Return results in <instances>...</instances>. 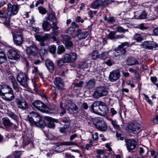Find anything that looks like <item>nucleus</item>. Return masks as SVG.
Masks as SVG:
<instances>
[{"label":"nucleus","mask_w":158,"mask_h":158,"mask_svg":"<svg viewBox=\"0 0 158 158\" xmlns=\"http://www.w3.org/2000/svg\"><path fill=\"white\" fill-rule=\"evenodd\" d=\"M73 102L72 101L69 99H67L65 100L64 102V106L67 109Z\"/></svg>","instance_id":"46"},{"label":"nucleus","mask_w":158,"mask_h":158,"mask_svg":"<svg viewBox=\"0 0 158 158\" xmlns=\"http://www.w3.org/2000/svg\"><path fill=\"white\" fill-rule=\"evenodd\" d=\"M11 89V87L6 84L0 85V95L2 96L6 93L8 92Z\"/></svg>","instance_id":"20"},{"label":"nucleus","mask_w":158,"mask_h":158,"mask_svg":"<svg viewBox=\"0 0 158 158\" xmlns=\"http://www.w3.org/2000/svg\"><path fill=\"white\" fill-rule=\"evenodd\" d=\"M142 46L144 48L150 50L156 49L158 47L157 44L152 41H145L142 44Z\"/></svg>","instance_id":"11"},{"label":"nucleus","mask_w":158,"mask_h":158,"mask_svg":"<svg viewBox=\"0 0 158 158\" xmlns=\"http://www.w3.org/2000/svg\"><path fill=\"white\" fill-rule=\"evenodd\" d=\"M73 84L75 86L78 87H81L83 84V82L82 81H81L79 83H74Z\"/></svg>","instance_id":"62"},{"label":"nucleus","mask_w":158,"mask_h":158,"mask_svg":"<svg viewBox=\"0 0 158 158\" xmlns=\"http://www.w3.org/2000/svg\"><path fill=\"white\" fill-rule=\"evenodd\" d=\"M127 64L130 65L138 64H139L137 60L133 57H131L127 59Z\"/></svg>","instance_id":"34"},{"label":"nucleus","mask_w":158,"mask_h":158,"mask_svg":"<svg viewBox=\"0 0 158 158\" xmlns=\"http://www.w3.org/2000/svg\"><path fill=\"white\" fill-rule=\"evenodd\" d=\"M110 113L111 116L112 117L116 115L117 113V112L114 108H111L110 109Z\"/></svg>","instance_id":"58"},{"label":"nucleus","mask_w":158,"mask_h":158,"mask_svg":"<svg viewBox=\"0 0 158 158\" xmlns=\"http://www.w3.org/2000/svg\"><path fill=\"white\" fill-rule=\"evenodd\" d=\"M109 54L107 52H103L99 54V58L102 60H105L108 57Z\"/></svg>","instance_id":"41"},{"label":"nucleus","mask_w":158,"mask_h":158,"mask_svg":"<svg viewBox=\"0 0 158 158\" xmlns=\"http://www.w3.org/2000/svg\"><path fill=\"white\" fill-rule=\"evenodd\" d=\"M77 145V143L71 141H63L60 143H56L55 144L54 148H57L61 146Z\"/></svg>","instance_id":"21"},{"label":"nucleus","mask_w":158,"mask_h":158,"mask_svg":"<svg viewBox=\"0 0 158 158\" xmlns=\"http://www.w3.org/2000/svg\"><path fill=\"white\" fill-rule=\"evenodd\" d=\"M133 38L134 40L138 42H140L143 40V38L140 34L138 33L135 34L133 36Z\"/></svg>","instance_id":"42"},{"label":"nucleus","mask_w":158,"mask_h":158,"mask_svg":"<svg viewBox=\"0 0 158 158\" xmlns=\"http://www.w3.org/2000/svg\"><path fill=\"white\" fill-rule=\"evenodd\" d=\"M38 10L40 13L42 15H44L47 12V10L46 9L42 6H40L38 8Z\"/></svg>","instance_id":"50"},{"label":"nucleus","mask_w":158,"mask_h":158,"mask_svg":"<svg viewBox=\"0 0 158 158\" xmlns=\"http://www.w3.org/2000/svg\"><path fill=\"white\" fill-rule=\"evenodd\" d=\"M63 42L65 46L68 48H73V44L71 41V38L69 35H62Z\"/></svg>","instance_id":"16"},{"label":"nucleus","mask_w":158,"mask_h":158,"mask_svg":"<svg viewBox=\"0 0 158 158\" xmlns=\"http://www.w3.org/2000/svg\"><path fill=\"white\" fill-rule=\"evenodd\" d=\"M0 18H2L5 19H9L10 18V15L8 12H5L2 11L0 10Z\"/></svg>","instance_id":"43"},{"label":"nucleus","mask_w":158,"mask_h":158,"mask_svg":"<svg viewBox=\"0 0 158 158\" xmlns=\"http://www.w3.org/2000/svg\"><path fill=\"white\" fill-rule=\"evenodd\" d=\"M51 35L49 34H46L44 36H41L40 35H37L35 36L36 40L38 41H45L51 38Z\"/></svg>","instance_id":"26"},{"label":"nucleus","mask_w":158,"mask_h":158,"mask_svg":"<svg viewBox=\"0 0 158 158\" xmlns=\"http://www.w3.org/2000/svg\"><path fill=\"white\" fill-rule=\"evenodd\" d=\"M47 52V51L46 49L42 48L40 51V55L41 57H42L46 54Z\"/></svg>","instance_id":"48"},{"label":"nucleus","mask_w":158,"mask_h":158,"mask_svg":"<svg viewBox=\"0 0 158 158\" xmlns=\"http://www.w3.org/2000/svg\"><path fill=\"white\" fill-rule=\"evenodd\" d=\"M45 64L48 71L52 73L54 70V64L53 62L51 60L48 59L46 60Z\"/></svg>","instance_id":"24"},{"label":"nucleus","mask_w":158,"mask_h":158,"mask_svg":"<svg viewBox=\"0 0 158 158\" xmlns=\"http://www.w3.org/2000/svg\"><path fill=\"white\" fill-rule=\"evenodd\" d=\"M96 124V128L102 131H106L107 128V125L106 122L102 118H98L97 119Z\"/></svg>","instance_id":"8"},{"label":"nucleus","mask_w":158,"mask_h":158,"mask_svg":"<svg viewBox=\"0 0 158 158\" xmlns=\"http://www.w3.org/2000/svg\"><path fill=\"white\" fill-rule=\"evenodd\" d=\"M115 32L111 31L109 34L108 38L111 40L115 39Z\"/></svg>","instance_id":"51"},{"label":"nucleus","mask_w":158,"mask_h":158,"mask_svg":"<svg viewBox=\"0 0 158 158\" xmlns=\"http://www.w3.org/2000/svg\"><path fill=\"white\" fill-rule=\"evenodd\" d=\"M46 20H48L49 21L53 22H55L57 21L56 19L55 15L52 14H49L48 17H45Z\"/></svg>","instance_id":"38"},{"label":"nucleus","mask_w":158,"mask_h":158,"mask_svg":"<svg viewBox=\"0 0 158 158\" xmlns=\"http://www.w3.org/2000/svg\"><path fill=\"white\" fill-rule=\"evenodd\" d=\"M62 58L66 63L73 62L77 60V54L75 52L65 53L63 55Z\"/></svg>","instance_id":"5"},{"label":"nucleus","mask_w":158,"mask_h":158,"mask_svg":"<svg viewBox=\"0 0 158 158\" xmlns=\"http://www.w3.org/2000/svg\"><path fill=\"white\" fill-rule=\"evenodd\" d=\"M104 20L110 24H112L116 22V18L114 17L109 16L107 17L106 16L104 17Z\"/></svg>","instance_id":"33"},{"label":"nucleus","mask_w":158,"mask_h":158,"mask_svg":"<svg viewBox=\"0 0 158 158\" xmlns=\"http://www.w3.org/2000/svg\"><path fill=\"white\" fill-rule=\"evenodd\" d=\"M57 21L55 22H53L52 23L53 26H52V28L53 30H58L59 28L58 27L57 25Z\"/></svg>","instance_id":"59"},{"label":"nucleus","mask_w":158,"mask_h":158,"mask_svg":"<svg viewBox=\"0 0 158 158\" xmlns=\"http://www.w3.org/2000/svg\"><path fill=\"white\" fill-rule=\"evenodd\" d=\"M44 119L46 120L49 121L48 124L47 125L46 127L51 128L53 129L55 128V124L52 118L49 117L45 116L44 117Z\"/></svg>","instance_id":"25"},{"label":"nucleus","mask_w":158,"mask_h":158,"mask_svg":"<svg viewBox=\"0 0 158 158\" xmlns=\"http://www.w3.org/2000/svg\"><path fill=\"white\" fill-rule=\"evenodd\" d=\"M140 128L139 124L135 123L129 124L127 127L126 129L130 132H137Z\"/></svg>","instance_id":"10"},{"label":"nucleus","mask_w":158,"mask_h":158,"mask_svg":"<svg viewBox=\"0 0 158 158\" xmlns=\"http://www.w3.org/2000/svg\"><path fill=\"white\" fill-rule=\"evenodd\" d=\"M28 117V121L32 125L37 123L41 119V116L35 111H32L30 113Z\"/></svg>","instance_id":"3"},{"label":"nucleus","mask_w":158,"mask_h":158,"mask_svg":"<svg viewBox=\"0 0 158 158\" xmlns=\"http://www.w3.org/2000/svg\"><path fill=\"white\" fill-rule=\"evenodd\" d=\"M108 108L104 103L100 104L99 114L104 115L108 113Z\"/></svg>","instance_id":"23"},{"label":"nucleus","mask_w":158,"mask_h":158,"mask_svg":"<svg viewBox=\"0 0 158 158\" xmlns=\"http://www.w3.org/2000/svg\"><path fill=\"white\" fill-rule=\"evenodd\" d=\"M127 148L129 152L134 149L136 147L137 143L133 139H125Z\"/></svg>","instance_id":"9"},{"label":"nucleus","mask_w":158,"mask_h":158,"mask_svg":"<svg viewBox=\"0 0 158 158\" xmlns=\"http://www.w3.org/2000/svg\"><path fill=\"white\" fill-rule=\"evenodd\" d=\"M24 134L26 135L28 139L26 140L25 139H24L23 143L25 145H27L29 143L30 139L33 138V133L31 129H28L25 131Z\"/></svg>","instance_id":"17"},{"label":"nucleus","mask_w":158,"mask_h":158,"mask_svg":"<svg viewBox=\"0 0 158 158\" xmlns=\"http://www.w3.org/2000/svg\"><path fill=\"white\" fill-rule=\"evenodd\" d=\"M117 31L119 33H125L128 31L127 29H125L121 26H118L117 28Z\"/></svg>","instance_id":"47"},{"label":"nucleus","mask_w":158,"mask_h":158,"mask_svg":"<svg viewBox=\"0 0 158 158\" xmlns=\"http://www.w3.org/2000/svg\"><path fill=\"white\" fill-rule=\"evenodd\" d=\"M17 80L21 85L25 88H27L28 86V81L29 79L28 75L23 72H20L17 75Z\"/></svg>","instance_id":"1"},{"label":"nucleus","mask_w":158,"mask_h":158,"mask_svg":"<svg viewBox=\"0 0 158 158\" xmlns=\"http://www.w3.org/2000/svg\"><path fill=\"white\" fill-rule=\"evenodd\" d=\"M77 106L73 102L72 104L67 109L69 112L72 114L77 109Z\"/></svg>","instance_id":"35"},{"label":"nucleus","mask_w":158,"mask_h":158,"mask_svg":"<svg viewBox=\"0 0 158 158\" xmlns=\"http://www.w3.org/2000/svg\"><path fill=\"white\" fill-rule=\"evenodd\" d=\"M4 100L7 101H11L14 99L15 96L12 89L1 96Z\"/></svg>","instance_id":"18"},{"label":"nucleus","mask_w":158,"mask_h":158,"mask_svg":"<svg viewBox=\"0 0 158 158\" xmlns=\"http://www.w3.org/2000/svg\"><path fill=\"white\" fill-rule=\"evenodd\" d=\"M64 63H65L64 61V60L63 59H60L57 62L58 66L60 67L62 66Z\"/></svg>","instance_id":"55"},{"label":"nucleus","mask_w":158,"mask_h":158,"mask_svg":"<svg viewBox=\"0 0 158 158\" xmlns=\"http://www.w3.org/2000/svg\"><path fill=\"white\" fill-rule=\"evenodd\" d=\"M120 76L119 71L118 70H114L110 73L109 78L110 81L113 82L118 80Z\"/></svg>","instance_id":"12"},{"label":"nucleus","mask_w":158,"mask_h":158,"mask_svg":"<svg viewBox=\"0 0 158 158\" xmlns=\"http://www.w3.org/2000/svg\"><path fill=\"white\" fill-rule=\"evenodd\" d=\"M65 51V49L63 45H60L58 46L57 50V53L58 54H61L64 52Z\"/></svg>","instance_id":"44"},{"label":"nucleus","mask_w":158,"mask_h":158,"mask_svg":"<svg viewBox=\"0 0 158 158\" xmlns=\"http://www.w3.org/2000/svg\"><path fill=\"white\" fill-rule=\"evenodd\" d=\"M55 85L60 89H62L64 86V83L60 77H56L54 81Z\"/></svg>","instance_id":"27"},{"label":"nucleus","mask_w":158,"mask_h":158,"mask_svg":"<svg viewBox=\"0 0 158 158\" xmlns=\"http://www.w3.org/2000/svg\"><path fill=\"white\" fill-rule=\"evenodd\" d=\"M90 66L89 63L88 61H84L81 62L78 65V67L80 69H89Z\"/></svg>","instance_id":"29"},{"label":"nucleus","mask_w":158,"mask_h":158,"mask_svg":"<svg viewBox=\"0 0 158 158\" xmlns=\"http://www.w3.org/2000/svg\"><path fill=\"white\" fill-rule=\"evenodd\" d=\"M26 52L29 56H36L39 52V48L35 44L26 46Z\"/></svg>","instance_id":"4"},{"label":"nucleus","mask_w":158,"mask_h":158,"mask_svg":"<svg viewBox=\"0 0 158 158\" xmlns=\"http://www.w3.org/2000/svg\"><path fill=\"white\" fill-rule=\"evenodd\" d=\"M50 23L47 21H44L42 24V27L44 31H49L51 29V27H48Z\"/></svg>","instance_id":"37"},{"label":"nucleus","mask_w":158,"mask_h":158,"mask_svg":"<svg viewBox=\"0 0 158 158\" xmlns=\"http://www.w3.org/2000/svg\"><path fill=\"white\" fill-rule=\"evenodd\" d=\"M7 114L9 117L17 122L18 121L19 119L18 116L15 114L13 112L9 111H8Z\"/></svg>","instance_id":"40"},{"label":"nucleus","mask_w":158,"mask_h":158,"mask_svg":"<svg viewBox=\"0 0 158 158\" xmlns=\"http://www.w3.org/2000/svg\"><path fill=\"white\" fill-rule=\"evenodd\" d=\"M37 123H35L34 125L37 126H40L41 127H46V124L44 121L40 120L38 121Z\"/></svg>","instance_id":"45"},{"label":"nucleus","mask_w":158,"mask_h":158,"mask_svg":"<svg viewBox=\"0 0 158 158\" xmlns=\"http://www.w3.org/2000/svg\"><path fill=\"white\" fill-rule=\"evenodd\" d=\"M14 42L16 45H20L23 42V38L20 34L14 33L13 34Z\"/></svg>","instance_id":"15"},{"label":"nucleus","mask_w":158,"mask_h":158,"mask_svg":"<svg viewBox=\"0 0 158 158\" xmlns=\"http://www.w3.org/2000/svg\"><path fill=\"white\" fill-rule=\"evenodd\" d=\"M18 107L22 109H25L28 108V105L25 101L23 100H18L17 102Z\"/></svg>","instance_id":"30"},{"label":"nucleus","mask_w":158,"mask_h":158,"mask_svg":"<svg viewBox=\"0 0 158 158\" xmlns=\"http://www.w3.org/2000/svg\"><path fill=\"white\" fill-rule=\"evenodd\" d=\"M95 83V82L94 79H91L86 83L85 86L87 89H91L94 88Z\"/></svg>","instance_id":"32"},{"label":"nucleus","mask_w":158,"mask_h":158,"mask_svg":"<svg viewBox=\"0 0 158 158\" xmlns=\"http://www.w3.org/2000/svg\"><path fill=\"white\" fill-rule=\"evenodd\" d=\"M56 47L55 46H52L50 48L49 52L52 53H54L56 52Z\"/></svg>","instance_id":"61"},{"label":"nucleus","mask_w":158,"mask_h":158,"mask_svg":"<svg viewBox=\"0 0 158 158\" xmlns=\"http://www.w3.org/2000/svg\"><path fill=\"white\" fill-rule=\"evenodd\" d=\"M34 107L43 113L46 112L48 108L43 102L39 100L34 101L32 103Z\"/></svg>","instance_id":"7"},{"label":"nucleus","mask_w":158,"mask_h":158,"mask_svg":"<svg viewBox=\"0 0 158 158\" xmlns=\"http://www.w3.org/2000/svg\"><path fill=\"white\" fill-rule=\"evenodd\" d=\"M109 120L114 128L116 129H118L119 128V126L117 124V123L115 121L113 120L112 119L110 118Z\"/></svg>","instance_id":"49"},{"label":"nucleus","mask_w":158,"mask_h":158,"mask_svg":"<svg viewBox=\"0 0 158 158\" xmlns=\"http://www.w3.org/2000/svg\"><path fill=\"white\" fill-rule=\"evenodd\" d=\"M139 152L140 155H142L143 153L144 152H145L146 151L147 153L148 152V150L147 149L146 150H145V149H146L145 148V149H144L143 148L139 147Z\"/></svg>","instance_id":"63"},{"label":"nucleus","mask_w":158,"mask_h":158,"mask_svg":"<svg viewBox=\"0 0 158 158\" xmlns=\"http://www.w3.org/2000/svg\"><path fill=\"white\" fill-rule=\"evenodd\" d=\"M114 0H105L103 2V4L104 5H107L110 4L111 2H114Z\"/></svg>","instance_id":"60"},{"label":"nucleus","mask_w":158,"mask_h":158,"mask_svg":"<svg viewBox=\"0 0 158 158\" xmlns=\"http://www.w3.org/2000/svg\"><path fill=\"white\" fill-rule=\"evenodd\" d=\"M89 35L88 31H82L81 29L77 30L75 36L73 38L77 37L80 40L85 39Z\"/></svg>","instance_id":"14"},{"label":"nucleus","mask_w":158,"mask_h":158,"mask_svg":"<svg viewBox=\"0 0 158 158\" xmlns=\"http://www.w3.org/2000/svg\"><path fill=\"white\" fill-rule=\"evenodd\" d=\"M19 10V6L18 4L12 5L9 3L7 5V10L10 18L12 15H15L17 14Z\"/></svg>","instance_id":"6"},{"label":"nucleus","mask_w":158,"mask_h":158,"mask_svg":"<svg viewBox=\"0 0 158 158\" xmlns=\"http://www.w3.org/2000/svg\"><path fill=\"white\" fill-rule=\"evenodd\" d=\"M127 2V0H120L116 2V4L124 6Z\"/></svg>","instance_id":"54"},{"label":"nucleus","mask_w":158,"mask_h":158,"mask_svg":"<svg viewBox=\"0 0 158 158\" xmlns=\"http://www.w3.org/2000/svg\"><path fill=\"white\" fill-rule=\"evenodd\" d=\"M100 104L99 101L95 102L93 103L91 106V109L94 112L99 114Z\"/></svg>","instance_id":"22"},{"label":"nucleus","mask_w":158,"mask_h":158,"mask_svg":"<svg viewBox=\"0 0 158 158\" xmlns=\"http://www.w3.org/2000/svg\"><path fill=\"white\" fill-rule=\"evenodd\" d=\"M143 95L145 100L148 103L152 105V102L151 99H149V97L145 94H144Z\"/></svg>","instance_id":"64"},{"label":"nucleus","mask_w":158,"mask_h":158,"mask_svg":"<svg viewBox=\"0 0 158 158\" xmlns=\"http://www.w3.org/2000/svg\"><path fill=\"white\" fill-rule=\"evenodd\" d=\"M7 60V57L4 52L0 49V64L3 63Z\"/></svg>","instance_id":"36"},{"label":"nucleus","mask_w":158,"mask_h":158,"mask_svg":"<svg viewBox=\"0 0 158 158\" xmlns=\"http://www.w3.org/2000/svg\"><path fill=\"white\" fill-rule=\"evenodd\" d=\"M14 89L15 90H18L19 89V85L16 81L12 83Z\"/></svg>","instance_id":"57"},{"label":"nucleus","mask_w":158,"mask_h":158,"mask_svg":"<svg viewBox=\"0 0 158 158\" xmlns=\"http://www.w3.org/2000/svg\"><path fill=\"white\" fill-rule=\"evenodd\" d=\"M75 28L73 27H69L68 30L67 32L70 34H72L75 33Z\"/></svg>","instance_id":"53"},{"label":"nucleus","mask_w":158,"mask_h":158,"mask_svg":"<svg viewBox=\"0 0 158 158\" xmlns=\"http://www.w3.org/2000/svg\"><path fill=\"white\" fill-rule=\"evenodd\" d=\"M19 56L14 49L10 50L8 51V57L11 60H17L19 58Z\"/></svg>","instance_id":"19"},{"label":"nucleus","mask_w":158,"mask_h":158,"mask_svg":"<svg viewBox=\"0 0 158 158\" xmlns=\"http://www.w3.org/2000/svg\"><path fill=\"white\" fill-rule=\"evenodd\" d=\"M3 123L6 128L10 127L13 124L8 117H4L2 119Z\"/></svg>","instance_id":"28"},{"label":"nucleus","mask_w":158,"mask_h":158,"mask_svg":"<svg viewBox=\"0 0 158 158\" xmlns=\"http://www.w3.org/2000/svg\"><path fill=\"white\" fill-rule=\"evenodd\" d=\"M129 44V43L127 42L122 43L117 48L118 53H119V55H125L127 52L126 47H128Z\"/></svg>","instance_id":"13"},{"label":"nucleus","mask_w":158,"mask_h":158,"mask_svg":"<svg viewBox=\"0 0 158 158\" xmlns=\"http://www.w3.org/2000/svg\"><path fill=\"white\" fill-rule=\"evenodd\" d=\"M102 4L103 1L102 0H96L92 3L91 7L93 9H96Z\"/></svg>","instance_id":"31"},{"label":"nucleus","mask_w":158,"mask_h":158,"mask_svg":"<svg viewBox=\"0 0 158 158\" xmlns=\"http://www.w3.org/2000/svg\"><path fill=\"white\" fill-rule=\"evenodd\" d=\"M92 59L93 60H96L99 59V54H98V52L96 50L93 51L90 54Z\"/></svg>","instance_id":"39"},{"label":"nucleus","mask_w":158,"mask_h":158,"mask_svg":"<svg viewBox=\"0 0 158 158\" xmlns=\"http://www.w3.org/2000/svg\"><path fill=\"white\" fill-rule=\"evenodd\" d=\"M108 94L107 89L103 86L97 87L94 91V97L96 98L106 95Z\"/></svg>","instance_id":"2"},{"label":"nucleus","mask_w":158,"mask_h":158,"mask_svg":"<svg viewBox=\"0 0 158 158\" xmlns=\"http://www.w3.org/2000/svg\"><path fill=\"white\" fill-rule=\"evenodd\" d=\"M147 16L146 13L145 11H142L139 16V19H146Z\"/></svg>","instance_id":"52"},{"label":"nucleus","mask_w":158,"mask_h":158,"mask_svg":"<svg viewBox=\"0 0 158 158\" xmlns=\"http://www.w3.org/2000/svg\"><path fill=\"white\" fill-rule=\"evenodd\" d=\"M151 155L154 158H158V152H156L153 150L151 151Z\"/></svg>","instance_id":"56"}]
</instances>
